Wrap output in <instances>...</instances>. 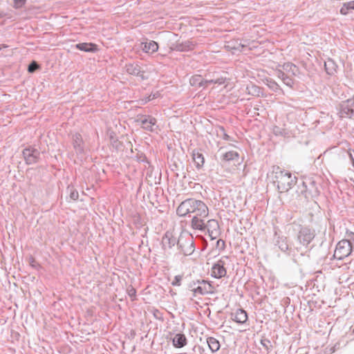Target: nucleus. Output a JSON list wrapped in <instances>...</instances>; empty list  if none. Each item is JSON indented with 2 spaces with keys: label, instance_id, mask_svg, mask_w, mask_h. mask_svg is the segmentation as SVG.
I'll use <instances>...</instances> for the list:
<instances>
[{
  "label": "nucleus",
  "instance_id": "obj_16",
  "mask_svg": "<svg viewBox=\"0 0 354 354\" xmlns=\"http://www.w3.org/2000/svg\"><path fill=\"white\" fill-rule=\"evenodd\" d=\"M192 159L197 168H201L205 162L203 155L198 151H194L192 153Z\"/></svg>",
  "mask_w": 354,
  "mask_h": 354
},
{
  "label": "nucleus",
  "instance_id": "obj_7",
  "mask_svg": "<svg viewBox=\"0 0 354 354\" xmlns=\"http://www.w3.org/2000/svg\"><path fill=\"white\" fill-rule=\"evenodd\" d=\"M207 216H201L195 214L191 220V227L193 230L203 231L206 229L205 218Z\"/></svg>",
  "mask_w": 354,
  "mask_h": 354
},
{
  "label": "nucleus",
  "instance_id": "obj_30",
  "mask_svg": "<svg viewBox=\"0 0 354 354\" xmlns=\"http://www.w3.org/2000/svg\"><path fill=\"white\" fill-rule=\"evenodd\" d=\"M7 47H8V46H7V45H6V44H2V45H1V46H0V50H1V49H2V48H7Z\"/></svg>",
  "mask_w": 354,
  "mask_h": 354
},
{
  "label": "nucleus",
  "instance_id": "obj_29",
  "mask_svg": "<svg viewBox=\"0 0 354 354\" xmlns=\"http://www.w3.org/2000/svg\"><path fill=\"white\" fill-rule=\"evenodd\" d=\"M187 43L189 44L188 46L189 48L192 49L194 47V44H193L192 42L187 41Z\"/></svg>",
  "mask_w": 354,
  "mask_h": 354
},
{
  "label": "nucleus",
  "instance_id": "obj_22",
  "mask_svg": "<svg viewBox=\"0 0 354 354\" xmlns=\"http://www.w3.org/2000/svg\"><path fill=\"white\" fill-rule=\"evenodd\" d=\"M127 293L129 296L131 297V301H134L136 299V289L130 286L127 288Z\"/></svg>",
  "mask_w": 354,
  "mask_h": 354
},
{
  "label": "nucleus",
  "instance_id": "obj_28",
  "mask_svg": "<svg viewBox=\"0 0 354 354\" xmlns=\"http://www.w3.org/2000/svg\"><path fill=\"white\" fill-rule=\"evenodd\" d=\"M201 77L200 76H194L192 78L191 80V84H195V80H198V79H200Z\"/></svg>",
  "mask_w": 354,
  "mask_h": 354
},
{
  "label": "nucleus",
  "instance_id": "obj_23",
  "mask_svg": "<svg viewBox=\"0 0 354 354\" xmlns=\"http://www.w3.org/2000/svg\"><path fill=\"white\" fill-rule=\"evenodd\" d=\"M26 2V0H14V7L15 8H20L23 7Z\"/></svg>",
  "mask_w": 354,
  "mask_h": 354
},
{
  "label": "nucleus",
  "instance_id": "obj_10",
  "mask_svg": "<svg viewBox=\"0 0 354 354\" xmlns=\"http://www.w3.org/2000/svg\"><path fill=\"white\" fill-rule=\"evenodd\" d=\"M227 274L226 269L224 267V263L222 261H218L215 263L211 270V275L217 279L225 277Z\"/></svg>",
  "mask_w": 354,
  "mask_h": 354
},
{
  "label": "nucleus",
  "instance_id": "obj_13",
  "mask_svg": "<svg viewBox=\"0 0 354 354\" xmlns=\"http://www.w3.org/2000/svg\"><path fill=\"white\" fill-rule=\"evenodd\" d=\"M325 71L329 75H334L337 71V65L332 59H328L324 64Z\"/></svg>",
  "mask_w": 354,
  "mask_h": 354
},
{
  "label": "nucleus",
  "instance_id": "obj_17",
  "mask_svg": "<svg viewBox=\"0 0 354 354\" xmlns=\"http://www.w3.org/2000/svg\"><path fill=\"white\" fill-rule=\"evenodd\" d=\"M173 344L176 348H182L187 344V339L183 334H177L173 339Z\"/></svg>",
  "mask_w": 354,
  "mask_h": 354
},
{
  "label": "nucleus",
  "instance_id": "obj_3",
  "mask_svg": "<svg viewBox=\"0 0 354 354\" xmlns=\"http://www.w3.org/2000/svg\"><path fill=\"white\" fill-rule=\"evenodd\" d=\"M352 252V245L348 240L343 239L338 242L334 252V257L341 260L351 254Z\"/></svg>",
  "mask_w": 354,
  "mask_h": 354
},
{
  "label": "nucleus",
  "instance_id": "obj_25",
  "mask_svg": "<svg viewBox=\"0 0 354 354\" xmlns=\"http://www.w3.org/2000/svg\"><path fill=\"white\" fill-rule=\"evenodd\" d=\"M225 241L222 239H218L217 241H216V247L220 250H224L225 248Z\"/></svg>",
  "mask_w": 354,
  "mask_h": 354
},
{
  "label": "nucleus",
  "instance_id": "obj_2",
  "mask_svg": "<svg viewBox=\"0 0 354 354\" xmlns=\"http://www.w3.org/2000/svg\"><path fill=\"white\" fill-rule=\"evenodd\" d=\"M177 214L180 216H185L189 214H198L201 216H207L209 209L202 201L187 199L183 201L176 209Z\"/></svg>",
  "mask_w": 354,
  "mask_h": 354
},
{
  "label": "nucleus",
  "instance_id": "obj_15",
  "mask_svg": "<svg viewBox=\"0 0 354 354\" xmlns=\"http://www.w3.org/2000/svg\"><path fill=\"white\" fill-rule=\"evenodd\" d=\"M156 119L152 117H149L142 121V127L149 131H153V127L156 125Z\"/></svg>",
  "mask_w": 354,
  "mask_h": 354
},
{
  "label": "nucleus",
  "instance_id": "obj_19",
  "mask_svg": "<svg viewBox=\"0 0 354 354\" xmlns=\"http://www.w3.org/2000/svg\"><path fill=\"white\" fill-rule=\"evenodd\" d=\"M351 10H354V1L344 3L340 9V13L346 15Z\"/></svg>",
  "mask_w": 354,
  "mask_h": 354
},
{
  "label": "nucleus",
  "instance_id": "obj_1",
  "mask_svg": "<svg viewBox=\"0 0 354 354\" xmlns=\"http://www.w3.org/2000/svg\"><path fill=\"white\" fill-rule=\"evenodd\" d=\"M273 182L280 193L288 192L297 183V178L279 166L272 167Z\"/></svg>",
  "mask_w": 354,
  "mask_h": 354
},
{
  "label": "nucleus",
  "instance_id": "obj_5",
  "mask_svg": "<svg viewBox=\"0 0 354 354\" xmlns=\"http://www.w3.org/2000/svg\"><path fill=\"white\" fill-rule=\"evenodd\" d=\"M195 296L198 295H210L216 292L215 288L207 281H198V286L193 290Z\"/></svg>",
  "mask_w": 354,
  "mask_h": 354
},
{
  "label": "nucleus",
  "instance_id": "obj_4",
  "mask_svg": "<svg viewBox=\"0 0 354 354\" xmlns=\"http://www.w3.org/2000/svg\"><path fill=\"white\" fill-rule=\"evenodd\" d=\"M339 115L342 118H351L354 115V95L350 99L342 102Z\"/></svg>",
  "mask_w": 354,
  "mask_h": 354
},
{
  "label": "nucleus",
  "instance_id": "obj_21",
  "mask_svg": "<svg viewBox=\"0 0 354 354\" xmlns=\"http://www.w3.org/2000/svg\"><path fill=\"white\" fill-rule=\"evenodd\" d=\"M238 158H239L238 153L236 151H230L226 152L223 155V160H225L226 161L238 159Z\"/></svg>",
  "mask_w": 354,
  "mask_h": 354
},
{
  "label": "nucleus",
  "instance_id": "obj_27",
  "mask_svg": "<svg viewBox=\"0 0 354 354\" xmlns=\"http://www.w3.org/2000/svg\"><path fill=\"white\" fill-rule=\"evenodd\" d=\"M153 98H154V95L153 96L152 98L151 97V95H149V97H146L145 99H141L140 100V102L141 104H145L147 103L148 102H149L150 100H151Z\"/></svg>",
  "mask_w": 354,
  "mask_h": 354
},
{
  "label": "nucleus",
  "instance_id": "obj_9",
  "mask_svg": "<svg viewBox=\"0 0 354 354\" xmlns=\"http://www.w3.org/2000/svg\"><path fill=\"white\" fill-rule=\"evenodd\" d=\"M206 228L207 229L209 236L212 239H215L219 234V225L217 221L210 219L206 223Z\"/></svg>",
  "mask_w": 354,
  "mask_h": 354
},
{
  "label": "nucleus",
  "instance_id": "obj_6",
  "mask_svg": "<svg viewBox=\"0 0 354 354\" xmlns=\"http://www.w3.org/2000/svg\"><path fill=\"white\" fill-rule=\"evenodd\" d=\"M177 239L174 231H167L162 239V245L164 249H169L175 245Z\"/></svg>",
  "mask_w": 354,
  "mask_h": 354
},
{
  "label": "nucleus",
  "instance_id": "obj_11",
  "mask_svg": "<svg viewBox=\"0 0 354 354\" xmlns=\"http://www.w3.org/2000/svg\"><path fill=\"white\" fill-rule=\"evenodd\" d=\"M142 50L147 54H153L158 50V44L154 41H149L141 44Z\"/></svg>",
  "mask_w": 354,
  "mask_h": 354
},
{
  "label": "nucleus",
  "instance_id": "obj_20",
  "mask_svg": "<svg viewBox=\"0 0 354 354\" xmlns=\"http://www.w3.org/2000/svg\"><path fill=\"white\" fill-rule=\"evenodd\" d=\"M179 244H180V247L181 248V250L183 252V253L185 255H189V254H191L193 251H194V245H193V243L192 241H189L187 243V247L185 248V245H182L180 243V241L178 242Z\"/></svg>",
  "mask_w": 354,
  "mask_h": 354
},
{
  "label": "nucleus",
  "instance_id": "obj_26",
  "mask_svg": "<svg viewBox=\"0 0 354 354\" xmlns=\"http://www.w3.org/2000/svg\"><path fill=\"white\" fill-rule=\"evenodd\" d=\"M182 277L180 276H176L174 279L172 281L171 284L173 286H180Z\"/></svg>",
  "mask_w": 354,
  "mask_h": 354
},
{
  "label": "nucleus",
  "instance_id": "obj_8",
  "mask_svg": "<svg viewBox=\"0 0 354 354\" xmlns=\"http://www.w3.org/2000/svg\"><path fill=\"white\" fill-rule=\"evenodd\" d=\"M23 155L26 162L28 165L36 163L39 158V152L34 149H25Z\"/></svg>",
  "mask_w": 354,
  "mask_h": 354
},
{
  "label": "nucleus",
  "instance_id": "obj_14",
  "mask_svg": "<svg viewBox=\"0 0 354 354\" xmlns=\"http://www.w3.org/2000/svg\"><path fill=\"white\" fill-rule=\"evenodd\" d=\"M76 48L84 52H95L97 49V46L93 43H80L75 46Z\"/></svg>",
  "mask_w": 354,
  "mask_h": 354
},
{
  "label": "nucleus",
  "instance_id": "obj_31",
  "mask_svg": "<svg viewBox=\"0 0 354 354\" xmlns=\"http://www.w3.org/2000/svg\"><path fill=\"white\" fill-rule=\"evenodd\" d=\"M353 333H354V328H353Z\"/></svg>",
  "mask_w": 354,
  "mask_h": 354
},
{
  "label": "nucleus",
  "instance_id": "obj_12",
  "mask_svg": "<svg viewBox=\"0 0 354 354\" xmlns=\"http://www.w3.org/2000/svg\"><path fill=\"white\" fill-rule=\"evenodd\" d=\"M232 319L239 324H244L248 320V314L243 309H237L232 314Z\"/></svg>",
  "mask_w": 354,
  "mask_h": 354
},
{
  "label": "nucleus",
  "instance_id": "obj_24",
  "mask_svg": "<svg viewBox=\"0 0 354 354\" xmlns=\"http://www.w3.org/2000/svg\"><path fill=\"white\" fill-rule=\"evenodd\" d=\"M38 68L39 65L35 62H33L29 65L28 71L29 73H33L35 70Z\"/></svg>",
  "mask_w": 354,
  "mask_h": 354
},
{
  "label": "nucleus",
  "instance_id": "obj_18",
  "mask_svg": "<svg viewBox=\"0 0 354 354\" xmlns=\"http://www.w3.org/2000/svg\"><path fill=\"white\" fill-rule=\"evenodd\" d=\"M207 343L212 352L214 353L219 350L221 345L220 342L215 337H209L207 338Z\"/></svg>",
  "mask_w": 354,
  "mask_h": 354
}]
</instances>
